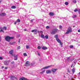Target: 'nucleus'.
<instances>
[{"label": "nucleus", "instance_id": "nucleus-9", "mask_svg": "<svg viewBox=\"0 0 80 80\" xmlns=\"http://www.w3.org/2000/svg\"><path fill=\"white\" fill-rule=\"evenodd\" d=\"M14 78H16V80H17V78H16V77H15V76H11L10 77V78H11V79L12 80H14Z\"/></svg>", "mask_w": 80, "mask_h": 80}, {"label": "nucleus", "instance_id": "nucleus-6", "mask_svg": "<svg viewBox=\"0 0 80 80\" xmlns=\"http://www.w3.org/2000/svg\"><path fill=\"white\" fill-rule=\"evenodd\" d=\"M57 70H58V68H56V69L52 68V69L51 71L52 72H53V73L54 74L55 73V72H56V71H57Z\"/></svg>", "mask_w": 80, "mask_h": 80}, {"label": "nucleus", "instance_id": "nucleus-2", "mask_svg": "<svg viewBox=\"0 0 80 80\" xmlns=\"http://www.w3.org/2000/svg\"><path fill=\"white\" fill-rule=\"evenodd\" d=\"M57 32H58V29L57 28L53 29L52 30V32H51V35H55V34L57 33Z\"/></svg>", "mask_w": 80, "mask_h": 80}, {"label": "nucleus", "instance_id": "nucleus-18", "mask_svg": "<svg viewBox=\"0 0 80 80\" xmlns=\"http://www.w3.org/2000/svg\"><path fill=\"white\" fill-rule=\"evenodd\" d=\"M41 37L42 38H45V36L43 34H42L41 35Z\"/></svg>", "mask_w": 80, "mask_h": 80}, {"label": "nucleus", "instance_id": "nucleus-41", "mask_svg": "<svg viewBox=\"0 0 80 80\" xmlns=\"http://www.w3.org/2000/svg\"><path fill=\"white\" fill-rule=\"evenodd\" d=\"M69 59H70V57H68V58H67V60H69Z\"/></svg>", "mask_w": 80, "mask_h": 80}, {"label": "nucleus", "instance_id": "nucleus-59", "mask_svg": "<svg viewBox=\"0 0 80 80\" xmlns=\"http://www.w3.org/2000/svg\"><path fill=\"white\" fill-rule=\"evenodd\" d=\"M13 43H15V42H14Z\"/></svg>", "mask_w": 80, "mask_h": 80}, {"label": "nucleus", "instance_id": "nucleus-60", "mask_svg": "<svg viewBox=\"0 0 80 80\" xmlns=\"http://www.w3.org/2000/svg\"><path fill=\"white\" fill-rule=\"evenodd\" d=\"M1 40H0V42H1Z\"/></svg>", "mask_w": 80, "mask_h": 80}, {"label": "nucleus", "instance_id": "nucleus-56", "mask_svg": "<svg viewBox=\"0 0 80 80\" xmlns=\"http://www.w3.org/2000/svg\"><path fill=\"white\" fill-rule=\"evenodd\" d=\"M42 32V31H40V32Z\"/></svg>", "mask_w": 80, "mask_h": 80}, {"label": "nucleus", "instance_id": "nucleus-3", "mask_svg": "<svg viewBox=\"0 0 80 80\" xmlns=\"http://www.w3.org/2000/svg\"><path fill=\"white\" fill-rule=\"evenodd\" d=\"M13 38H14L13 37H10L8 36H7L5 38V40H6V41H8V42H10V39H13Z\"/></svg>", "mask_w": 80, "mask_h": 80}, {"label": "nucleus", "instance_id": "nucleus-35", "mask_svg": "<svg viewBox=\"0 0 80 80\" xmlns=\"http://www.w3.org/2000/svg\"><path fill=\"white\" fill-rule=\"evenodd\" d=\"M50 28V27L48 26H47L46 27V28H47V29H48V28Z\"/></svg>", "mask_w": 80, "mask_h": 80}, {"label": "nucleus", "instance_id": "nucleus-54", "mask_svg": "<svg viewBox=\"0 0 80 80\" xmlns=\"http://www.w3.org/2000/svg\"><path fill=\"white\" fill-rule=\"evenodd\" d=\"M74 63H75V62H74Z\"/></svg>", "mask_w": 80, "mask_h": 80}, {"label": "nucleus", "instance_id": "nucleus-11", "mask_svg": "<svg viewBox=\"0 0 80 80\" xmlns=\"http://www.w3.org/2000/svg\"><path fill=\"white\" fill-rule=\"evenodd\" d=\"M8 63H9V62H8V61H5L4 62V64L5 65H7L8 64Z\"/></svg>", "mask_w": 80, "mask_h": 80}, {"label": "nucleus", "instance_id": "nucleus-19", "mask_svg": "<svg viewBox=\"0 0 80 80\" xmlns=\"http://www.w3.org/2000/svg\"><path fill=\"white\" fill-rule=\"evenodd\" d=\"M64 4H65L66 5H68V2H65Z\"/></svg>", "mask_w": 80, "mask_h": 80}, {"label": "nucleus", "instance_id": "nucleus-27", "mask_svg": "<svg viewBox=\"0 0 80 80\" xmlns=\"http://www.w3.org/2000/svg\"><path fill=\"white\" fill-rule=\"evenodd\" d=\"M72 71L73 73H74V72H75V69H74V68H73L72 69Z\"/></svg>", "mask_w": 80, "mask_h": 80}, {"label": "nucleus", "instance_id": "nucleus-38", "mask_svg": "<svg viewBox=\"0 0 80 80\" xmlns=\"http://www.w3.org/2000/svg\"><path fill=\"white\" fill-rule=\"evenodd\" d=\"M37 30L36 31H35L34 32V34H37Z\"/></svg>", "mask_w": 80, "mask_h": 80}, {"label": "nucleus", "instance_id": "nucleus-1", "mask_svg": "<svg viewBox=\"0 0 80 80\" xmlns=\"http://www.w3.org/2000/svg\"><path fill=\"white\" fill-rule=\"evenodd\" d=\"M54 38H56V40L60 43V45H62V42H61V40L58 38V34H56V35L54 36Z\"/></svg>", "mask_w": 80, "mask_h": 80}, {"label": "nucleus", "instance_id": "nucleus-40", "mask_svg": "<svg viewBox=\"0 0 80 80\" xmlns=\"http://www.w3.org/2000/svg\"><path fill=\"white\" fill-rule=\"evenodd\" d=\"M3 59V58H2V57H0V60H2Z\"/></svg>", "mask_w": 80, "mask_h": 80}, {"label": "nucleus", "instance_id": "nucleus-30", "mask_svg": "<svg viewBox=\"0 0 80 80\" xmlns=\"http://www.w3.org/2000/svg\"><path fill=\"white\" fill-rule=\"evenodd\" d=\"M44 72H45V70H43L42 72H40V73H44Z\"/></svg>", "mask_w": 80, "mask_h": 80}, {"label": "nucleus", "instance_id": "nucleus-33", "mask_svg": "<svg viewBox=\"0 0 80 80\" xmlns=\"http://www.w3.org/2000/svg\"><path fill=\"white\" fill-rule=\"evenodd\" d=\"M59 28L60 29H62V26H60Z\"/></svg>", "mask_w": 80, "mask_h": 80}, {"label": "nucleus", "instance_id": "nucleus-12", "mask_svg": "<svg viewBox=\"0 0 80 80\" xmlns=\"http://www.w3.org/2000/svg\"><path fill=\"white\" fill-rule=\"evenodd\" d=\"M0 16H5V15H6V13H2L0 14Z\"/></svg>", "mask_w": 80, "mask_h": 80}, {"label": "nucleus", "instance_id": "nucleus-22", "mask_svg": "<svg viewBox=\"0 0 80 80\" xmlns=\"http://www.w3.org/2000/svg\"><path fill=\"white\" fill-rule=\"evenodd\" d=\"M77 11H78V10L77 9V8L75 9L74 10V12H77Z\"/></svg>", "mask_w": 80, "mask_h": 80}, {"label": "nucleus", "instance_id": "nucleus-37", "mask_svg": "<svg viewBox=\"0 0 80 80\" xmlns=\"http://www.w3.org/2000/svg\"><path fill=\"white\" fill-rule=\"evenodd\" d=\"M33 20H35V19H32V20H31V22H33Z\"/></svg>", "mask_w": 80, "mask_h": 80}, {"label": "nucleus", "instance_id": "nucleus-16", "mask_svg": "<svg viewBox=\"0 0 80 80\" xmlns=\"http://www.w3.org/2000/svg\"><path fill=\"white\" fill-rule=\"evenodd\" d=\"M76 17H77V15L76 14L72 16V18H76Z\"/></svg>", "mask_w": 80, "mask_h": 80}, {"label": "nucleus", "instance_id": "nucleus-23", "mask_svg": "<svg viewBox=\"0 0 80 80\" xmlns=\"http://www.w3.org/2000/svg\"><path fill=\"white\" fill-rule=\"evenodd\" d=\"M16 22H20V19H18Z\"/></svg>", "mask_w": 80, "mask_h": 80}, {"label": "nucleus", "instance_id": "nucleus-15", "mask_svg": "<svg viewBox=\"0 0 80 80\" xmlns=\"http://www.w3.org/2000/svg\"><path fill=\"white\" fill-rule=\"evenodd\" d=\"M47 47L44 46L42 48V49L43 50H47Z\"/></svg>", "mask_w": 80, "mask_h": 80}, {"label": "nucleus", "instance_id": "nucleus-28", "mask_svg": "<svg viewBox=\"0 0 80 80\" xmlns=\"http://www.w3.org/2000/svg\"><path fill=\"white\" fill-rule=\"evenodd\" d=\"M73 3H77V1L76 0H74L73 1Z\"/></svg>", "mask_w": 80, "mask_h": 80}, {"label": "nucleus", "instance_id": "nucleus-25", "mask_svg": "<svg viewBox=\"0 0 80 80\" xmlns=\"http://www.w3.org/2000/svg\"><path fill=\"white\" fill-rule=\"evenodd\" d=\"M26 48L27 49H28V48H30V47H29V46L26 45Z\"/></svg>", "mask_w": 80, "mask_h": 80}, {"label": "nucleus", "instance_id": "nucleus-50", "mask_svg": "<svg viewBox=\"0 0 80 80\" xmlns=\"http://www.w3.org/2000/svg\"><path fill=\"white\" fill-rule=\"evenodd\" d=\"M74 60V59H73L72 60H71V61H73V60Z\"/></svg>", "mask_w": 80, "mask_h": 80}, {"label": "nucleus", "instance_id": "nucleus-46", "mask_svg": "<svg viewBox=\"0 0 80 80\" xmlns=\"http://www.w3.org/2000/svg\"><path fill=\"white\" fill-rule=\"evenodd\" d=\"M2 68H4V67L3 66H2Z\"/></svg>", "mask_w": 80, "mask_h": 80}, {"label": "nucleus", "instance_id": "nucleus-42", "mask_svg": "<svg viewBox=\"0 0 80 80\" xmlns=\"http://www.w3.org/2000/svg\"><path fill=\"white\" fill-rule=\"evenodd\" d=\"M7 68H8V67H6L5 68V69H6V70H7Z\"/></svg>", "mask_w": 80, "mask_h": 80}, {"label": "nucleus", "instance_id": "nucleus-4", "mask_svg": "<svg viewBox=\"0 0 80 80\" xmlns=\"http://www.w3.org/2000/svg\"><path fill=\"white\" fill-rule=\"evenodd\" d=\"M72 31V29L71 27H69L68 29V31L66 32V34H68L69 33H71Z\"/></svg>", "mask_w": 80, "mask_h": 80}, {"label": "nucleus", "instance_id": "nucleus-5", "mask_svg": "<svg viewBox=\"0 0 80 80\" xmlns=\"http://www.w3.org/2000/svg\"><path fill=\"white\" fill-rule=\"evenodd\" d=\"M25 64V66L26 67H28V66H30V62L28 61L26 62Z\"/></svg>", "mask_w": 80, "mask_h": 80}, {"label": "nucleus", "instance_id": "nucleus-49", "mask_svg": "<svg viewBox=\"0 0 80 80\" xmlns=\"http://www.w3.org/2000/svg\"><path fill=\"white\" fill-rule=\"evenodd\" d=\"M73 67V64H72V65H71V67Z\"/></svg>", "mask_w": 80, "mask_h": 80}, {"label": "nucleus", "instance_id": "nucleus-34", "mask_svg": "<svg viewBox=\"0 0 80 80\" xmlns=\"http://www.w3.org/2000/svg\"><path fill=\"white\" fill-rule=\"evenodd\" d=\"M15 63L14 62V61H12L11 62V64H13V63Z\"/></svg>", "mask_w": 80, "mask_h": 80}, {"label": "nucleus", "instance_id": "nucleus-10", "mask_svg": "<svg viewBox=\"0 0 80 80\" xmlns=\"http://www.w3.org/2000/svg\"><path fill=\"white\" fill-rule=\"evenodd\" d=\"M49 15L50 16H53L54 15V13L52 12H50L49 13Z\"/></svg>", "mask_w": 80, "mask_h": 80}, {"label": "nucleus", "instance_id": "nucleus-29", "mask_svg": "<svg viewBox=\"0 0 80 80\" xmlns=\"http://www.w3.org/2000/svg\"><path fill=\"white\" fill-rule=\"evenodd\" d=\"M38 49H41V47H40V46H38Z\"/></svg>", "mask_w": 80, "mask_h": 80}, {"label": "nucleus", "instance_id": "nucleus-39", "mask_svg": "<svg viewBox=\"0 0 80 80\" xmlns=\"http://www.w3.org/2000/svg\"><path fill=\"white\" fill-rule=\"evenodd\" d=\"M18 49H20V48H21V47H20V46H19L18 47Z\"/></svg>", "mask_w": 80, "mask_h": 80}, {"label": "nucleus", "instance_id": "nucleus-53", "mask_svg": "<svg viewBox=\"0 0 80 80\" xmlns=\"http://www.w3.org/2000/svg\"><path fill=\"white\" fill-rule=\"evenodd\" d=\"M79 74L80 75V72L79 73Z\"/></svg>", "mask_w": 80, "mask_h": 80}, {"label": "nucleus", "instance_id": "nucleus-32", "mask_svg": "<svg viewBox=\"0 0 80 80\" xmlns=\"http://www.w3.org/2000/svg\"><path fill=\"white\" fill-rule=\"evenodd\" d=\"M0 32H3V33H4V31L2 30V29H1L0 30Z\"/></svg>", "mask_w": 80, "mask_h": 80}, {"label": "nucleus", "instance_id": "nucleus-36", "mask_svg": "<svg viewBox=\"0 0 80 80\" xmlns=\"http://www.w3.org/2000/svg\"><path fill=\"white\" fill-rule=\"evenodd\" d=\"M67 71L68 72V73H70V70H69V69H67Z\"/></svg>", "mask_w": 80, "mask_h": 80}, {"label": "nucleus", "instance_id": "nucleus-21", "mask_svg": "<svg viewBox=\"0 0 80 80\" xmlns=\"http://www.w3.org/2000/svg\"><path fill=\"white\" fill-rule=\"evenodd\" d=\"M36 30H37V29H34V30H32V32H36Z\"/></svg>", "mask_w": 80, "mask_h": 80}, {"label": "nucleus", "instance_id": "nucleus-14", "mask_svg": "<svg viewBox=\"0 0 80 80\" xmlns=\"http://www.w3.org/2000/svg\"><path fill=\"white\" fill-rule=\"evenodd\" d=\"M50 73H51V71L50 70H48L46 71V73H47V74Z\"/></svg>", "mask_w": 80, "mask_h": 80}, {"label": "nucleus", "instance_id": "nucleus-52", "mask_svg": "<svg viewBox=\"0 0 80 80\" xmlns=\"http://www.w3.org/2000/svg\"><path fill=\"white\" fill-rule=\"evenodd\" d=\"M18 42H19V43H20V40H19L18 41Z\"/></svg>", "mask_w": 80, "mask_h": 80}, {"label": "nucleus", "instance_id": "nucleus-57", "mask_svg": "<svg viewBox=\"0 0 80 80\" xmlns=\"http://www.w3.org/2000/svg\"><path fill=\"white\" fill-rule=\"evenodd\" d=\"M38 32H40V31H38Z\"/></svg>", "mask_w": 80, "mask_h": 80}, {"label": "nucleus", "instance_id": "nucleus-44", "mask_svg": "<svg viewBox=\"0 0 80 80\" xmlns=\"http://www.w3.org/2000/svg\"><path fill=\"white\" fill-rule=\"evenodd\" d=\"M17 21L15 22H14V24L15 25L16 24H17Z\"/></svg>", "mask_w": 80, "mask_h": 80}, {"label": "nucleus", "instance_id": "nucleus-13", "mask_svg": "<svg viewBox=\"0 0 80 80\" xmlns=\"http://www.w3.org/2000/svg\"><path fill=\"white\" fill-rule=\"evenodd\" d=\"M50 67H51V66H48L45 67L43 68H42V69H46V68H50Z\"/></svg>", "mask_w": 80, "mask_h": 80}, {"label": "nucleus", "instance_id": "nucleus-48", "mask_svg": "<svg viewBox=\"0 0 80 80\" xmlns=\"http://www.w3.org/2000/svg\"><path fill=\"white\" fill-rule=\"evenodd\" d=\"M79 13H80V10H79Z\"/></svg>", "mask_w": 80, "mask_h": 80}, {"label": "nucleus", "instance_id": "nucleus-43", "mask_svg": "<svg viewBox=\"0 0 80 80\" xmlns=\"http://www.w3.org/2000/svg\"><path fill=\"white\" fill-rule=\"evenodd\" d=\"M38 55L39 56H40V53H38Z\"/></svg>", "mask_w": 80, "mask_h": 80}, {"label": "nucleus", "instance_id": "nucleus-55", "mask_svg": "<svg viewBox=\"0 0 80 80\" xmlns=\"http://www.w3.org/2000/svg\"><path fill=\"white\" fill-rule=\"evenodd\" d=\"M0 3H1V1H0Z\"/></svg>", "mask_w": 80, "mask_h": 80}, {"label": "nucleus", "instance_id": "nucleus-45", "mask_svg": "<svg viewBox=\"0 0 80 80\" xmlns=\"http://www.w3.org/2000/svg\"><path fill=\"white\" fill-rule=\"evenodd\" d=\"M78 32H80V29H79V30H78Z\"/></svg>", "mask_w": 80, "mask_h": 80}, {"label": "nucleus", "instance_id": "nucleus-8", "mask_svg": "<svg viewBox=\"0 0 80 80\" xmlns=\"http://www.w3.org/2000/svg\"><path fill=\"white\" fill-rule=\"evenodd\" d=\"M13 56H14L15 58L14 59V60H18V56H17V55H14Z\"/></svg>", "mask_w": 80, "mask_h": 80}, {"label": "nucleus", "instance_id": "nucleus-26", "mask_svg": "<svg viewBox=\"0 0 80 80\" xmlns=\"http://www.w3.org/2000/svg\"><path fill=\"white\" fill-rule=\"evenodd\" d=\"M2 29L3 30V29H5V30H7V27H4Z\"/></svg>", "mask_w": 80, "mask_h": 80}, {"label": "nucleus", "instance_id": "nucleus-31", "mask_svg": "<svg viewBox=\"0 0 80 80\" xmlns=\"http://www.w3.org/2000/svg\"><path fill=\"white\" fill-rule=\"evenodd\" d=\"M23 56H27V53H24V54H23Z\"/></svg>", "mask_w": 80, "mask_h": 80}, {"label": "nucleus", "instance_id": "nucleus-47", "mask_svg": "<svg viewBox=\"0 0 80 80\" xmlns=\"http://www.w3.org/2000/svg\"><path fill=\"white\" fill-rule=\"evenodd\" d=\"M24 31H27V29H24Z\"/></svg>", "mask_w": 80, "mask_h": 80}, {"label": "nucleus", "instance_id": "nucleus-58", "mask_svg": "<svg viewBox=\"0 0 80 80\" xmlns=\"http://www.w3.org/2000/svg\"><path fill=\"white\" fill-rule=\"evenodd\" d=\"M64 78H65V77H64Z\"/></svg>", "mask_w": 80, "mask_h": 80}, {"label": "nucleus", "instance_id": "nucleus-20", "mask_svg": "<svg viewBox=\"0 0 80 80\" xmlns=\"http://www.w3.org/2000/svg\"><path fill=\"white\" fill-rule=\"evenodd\" d=\"M46 39H48V35H46L45 37Z\"/></svg>", "mask_w": 80, "mask_h": 80}, {"label": "nucleus", "instance_id": "nucleus-7", "mask_svg": "<svg viewBox=\"0 0 80 80\" xmlns=\"http://www.w3.org/2000/svg\"><path fill=\"white\" fill-rule=\"evenodd\" d=\"M13 50H11L9 52V53H10V55H11L12 57L13 56Z\"/></svg>", "mask_w": 80, "mask_h": 80}, {"label": "nucleus", "instance_id": "nucleus-24", "mask_svg": "<svg viewBox=\"0 0 80 80\" xmlns=\"http://www.w3.org/2000/svg\"><path fill=\"white\" fill-rule=\"evenodd\" d=\"M70 48H73V46L72 45H70Z\"/></svg>", "mask_w": 80, "mask_h": 80}, {"label": "nucleus", "instance_id": "nucleus-61", "mask_svg": "<svg viewBox=\"0 0 80 80\" xmlns=\"http://www.w3.org/2000/svg\"><path fill=\"white\" fill-rule=\"evenodd\" d=\"M1 29H2V28H1Z\"/></svg>", "mask_w": 80, "mask_h": 80}, {"label": "nucleus", "instance_id": "nucleus-51", "mask_svg": "<svg viewBox=\"0 0 80 80\" xmlns=\"http://www.w3.org/2000/svg\"><path fill=\"white\" fill-rule=\"evenodd\" d=\"M73 27H74H74H75V26H73Z\"/></svg>", "mask_w": 80, "mask_h": 80}, {"label": "nucleus", "instance_id": "nucleus-17", "mask_svg": "<svg viewBox=\"0 0 80 80\" xmlns=\"http://www.w3.org/2000/svg\"><path fill=\"white\" fill-rule=\"evenodd\" d=\"M11 8H12V9H15V8H16V6H12L11 7Z\"/></svg>", "mask_w": 80, "mask_h": 80}]
</instances>
